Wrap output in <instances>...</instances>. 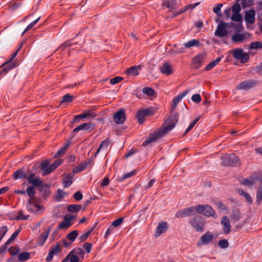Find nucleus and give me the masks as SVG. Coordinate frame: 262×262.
Listing matches in <instances>:
<instances>
[{"label":"nucleus","instance_id":"41","mask_svg":"<svg viewBox=\"0 0 262 262\" xmlns=\"http://www.w3.org/2000/svg\"><path fill=\"white\" fill-rule=\"evenodd\" d=\"M78 235V231L77 230H73L67 235V237L69 240L71 241V242H73L76 238Z\"/></svg>","mask_w":262,"mask_h":262},{"label":"nucleus","instance_id":"43","mask_svg":"<svg viewBox=\"0 0 262 262\" xmlns=\"http://www.w3.org/2000/svg\"><path fill=\"white\" fill-rule=\"evenodd\" d=\"M26 191L31 199L34 198L35 192L34 188L33 186H28L27 187Z\"/></svg>","mask_w":262,"mask_h":262},{"label":"nucleus","instance_id":"62","mask_svg":"<svg viewBox=\"0 0 262 262\" xmlns=\"http://www.w3.org/2000/svg\"><path fill=\"white\" fill-rule=\"evenodd\" d=\"M69 144L67 143L61 149H60L56 154V156H59L64 153L66 150L68 148Z\"/></svg>","mask_w":262,"mask_h":262},{"label":"nucleus","instance_id":"13","mask_svg":"<svg viewBox=\"0 0 262 262\" xmlns=\"http://www.w3.org/2000/svg\"><path fill=\"white\" fill-rule=\"evenodd\" d=\"M256 84V82L252 80H246L238 85L236 89L238 90H247L254 87Z\"/></svg>","mask_w":262,"mask_h":262},{"label":"nucleus","instance_id":"2","mask_svg":"<svg viewBox=\"0 0 262 262\" xmlns=\"http://www.w3.org/2000/svg\"><path fill=\"white\" fill-rule=\"evenodd\" d=\"M190 225L198 232H202L206 224L205 220L201 216L197 215L191 219Z\"/></svg>","mask_w":262,"mask_h":262},{"label":"nucleus","instance_id":"3","mask_svg":"<svg viewBox=\"0 0 262 262\" xmlns=\"http://www.w3.org/2000/svg\"><path fill=\"white\" fill-rule=\"evenodd\" d=\"M197 213L205 215L207 217L215 215V211L212 207L208 205H196Z\"/></svg>","mask_w":262,"mask_h":262},{"label":"nucleus","instance_id":"58","mask_svg":"<svg viewBox=\"0 0 262 262\" xmlns=\"http://www.w3.org/2000/svg\"><path fill=\"white\" fill-rule=\"evenodd\" d=\"M174 49H175V52H177V54H179L181 53H183L185 52V47H179L178 45H174Z\"/></svg>","mask_w":262,"mask_h":262},{"label":"nucleus","instance_id":"55","mask_svg":"<svg viewBox=\"0 0 262 262\" xmlns=\"http://www.w3.org/2000/svg\"><path fill=\"white\" fill-rule=\"evenodd\" d=\"M115 228L111 225L106 230L105 234L104 235V238H107L108 236L113 232Z\"/></svg>","mask_w":262,"mask_h":262},{"label":"nucleus","instance_id":"59","mask_svg":"<svg viewBox=\"0 0 262 262\" xmlns=\"http://www.w3.org/2000/svg\"><path fill=\"white\" fill-rule=\"evenodd\" d=\"M232 10L233 13H239L241 10V8L239 4H235L232 6Z\"/></svg>","mask_w":262,"mask_h":262},{"label":"nucleus","instance_id":"40","mask_svg":"<svg viewBox=\"0 0 262 262\" xmlns=\"http://www.w3.org/2000/svg\"><path fill=\"white\" fill-rule=\"evenodd\" d=\"M176 0H167L166 1L164 5L169 9H173L176 8Z\"/></svg>","mask_w":262,"mask_h":262},{"label":"nucleus","instance_id":"29","mask_svg":"<svg viewBox=\"0 0 262 262\" xmlns=\"http://www.w3.org/2000/svg\"><path fill=\"white\" fill-rule=\"evenodd\" d=\"M230 218L232 221L236 222L241 219V214L237 210H233L230 215Z\"/></svg>","mask_w":262,"mask_h":262},{"label":"nucleus","instance_id":"42","mask_svg":"<svg viewBox=\"0 0 262 262\" xmlns=\"http://www.w3.org/2000/svg\"><path fill=\"white\" fill-rule=\"evenodd\" d=\"M61 163L62 161L61 160H56L53 163L49 166L50 170H49L48 173H50L54 169L57 168V167Z\"/></svg>","mask_w":262,"mask_h":262},{"label":"nucleus","instance_id":"53","mask_svg":"<svg viewBox=\"0 0 262 262\" xmlns=\"http://www.w3.org/2000/svg\"><path fill=\"white\" fill-rule=\"evenodd\" d=\"M123 219L122 217H120L117 220H114L112 223V225L115 228L120 226L123 223Z\"/></svg>","mask_w":262,"mask_h":262},{"label":"nucleus","instance_id":"23","mask_svg":"<svg viewBox=\"0 0 262 262\" xmlns=\"http://www.w3.org/2000/svg\"><path fill=\"white\" fill-rule=\"evenodd\" d=\"M189 91V90H186L182 94L178 95L173 98L172 100V104L171 106L172 109H174L176 107L178 103L184 97H185L188 94Z\"/></svg>","mask_w":262,"mask_h":262},{"label":"nucleus","instance_id":"15","mask_svg":"<svg viewBox=\"0 0 262 262\" xmlns=\"http://www.w3.org/2000/svg\"><path fill=\"white\" fill-rule=\"evenodd\" d=\"M51 230V227H48L47 229L45 230L38 236V239L37 241V244L39 246H42L45 244L48 235Z\"/></svg>","mask_w":262,"mask_h":262},{"label":"nucleus","instance_id":"32","mask_svg":"<svg viewBox=\"0 0 262 262\" xmlns=\"http://www.w3.org/2000/svg\"><path fill=\"white\" fill-rule=\"evenodd\" d=\"M21 230V227H20L11 235L10 237L6 242V245H9L11 243L13 240L18 236Z\"/></svg>","mask_w":262,"mask_h":262},{"label":"nucleus","instance_id":"19","mask_svg":"<svg viewBox=\"0 0 262 262\" xmlns=\"http://www.w3.org/2000/svg\"><path fill=\"white\" fill-rule=\"evenodd\" d=\"M255 11L253 9H250L245 13V21L246 23L252 24L255 21Z\"/></svg>","mask_w":262,"mask_h":262},{"label":"nucleus","instance_id":"25","mask_svg":"<svg viewBox=\"0 0 262 262\" xmlns=\"http://www.w3.org/2000/svg\"><path fill=\"white\" fill-rule=\"evenodd\" d=\"M246 34L236 33L232 36L231 39L235 42H242L246 39Z\"/></svg>","mask_w":262,"mask_h":262},{"label":"nucleus","instance_id":"34","mask_svg":"<svg viewBox=\"0 0 262 262\" xmlns=\"http://www.w3.org/2000/svg\"><path fill=\"white\" fill-rule=\"evenodd\" d=\"M81 208V206L79 204H71L68 206V210L71 212H76L79 211Z\"/></svg>","mask_w":262,"mask_h":262},{"label":"nucleus","instance_id":"20","mask_svg":"<svg viewBox=\"0 0 262 262\" xmlns=\"http://www.w3.org/2000/svg\"><path fill=\"white\" fill-rule=\"evenodd\" d=\"M160 70L162 74L166 75H170L173 73L172 66L168 62H165L160 67Z\"/></svg>","mask_w":262,"mask_h":262},{"label":"nucleus","instance_id":"33","mask_svg":"<svg viewBox=\"0 0 262 262\" xmlns=\"http://www.w3.org/2000/svg\"><path fill=\"white\" fill-rule=\"evenodd\" d=\"M49 163L48 161H44L41 164V168L42 170H43V175L45 176L49 174L48 173L49 170H50L49 168Z\"/></svg>","mask_w":262,"mask_h":262},{"label":"nucleus","instance_id":"63","mask_svg":"<svg viewBox=\"0 0 262 262\" xmlns=\"http://www.w3.org/2000/svg\"><path fill=\"white\" fill-rule=\"evenodd\" d=\"M84 167L83 166H81V165L74 168L73 170V172L74 173L73 174H74L75 173H77L82 171L84 169Z\"/></svg>","mask_w":262,"mask_h":262},{"label":"nucleus","instance_id":"49","mask_svg":"<svg viewBox=\"0 0 262 262\" xmlns=\"http://www.w3.org/2000/svg\"><path fill=\"white\" fill-rule=\"evenodd\" d=\"M219 246L223 249L227 248L229 246V243L227 239H221L219 241Z\"/></svg>","mask_w":262,"mask_h":262},{"label":"nucleus","instance_id":"54","mask_svg":"<svg viewBox=\"0 0 262 262\" xmlns=\"http://www.w3.org/2000/svg\"><path fill=\"white\" fill-rule=\"evenodd\" d=\"M242 17L239 13H233L231 19L234 21H239L241 20Z\"/></svg>","mask_w":262,"mask_h":262},{"label":"nucleus","instance_id":"21","mask_svg":"<svg viewBox=\"0 0 262 262\" xmlns=\"http://www.w3.org/2000/svg\"><path fill=\"white\" fill-rule=\"evenodd\" d=\"M167 228L168 226L167 223L163 222L159 223L156 229L155 236H159L162 233L165 232L167 229Z\"/></svg>","mask_w":262,"mask_h":262},{"label":"nucleus","instance_id":"44","mask_svg":"<svg viewBox=\"0 0 262 262\" xmlns=\"http://www.w3.org/2000/svg\"><path fill=\"white\" fill-rule=\"evenodd\" d=\"M250 49H260L262 48V42L260 41H253L251 43L250 48Z\"/></svg>","mask_w":262,"mask_h":262},{"label":"nucleus","instance_id":"16","mask_svg":"<svg viewBox=\"0 0 262 262\" xmlns=\"http://www.w3.org/2000/svg\"><path fill=\"white\" fill-rule=\"evenodd\" d=\"M16 66V62L13 61L10 62L9 61L5 62L2 67L4 68L0 71V75H5L9 70L15 67Z\"/></svg>","mask_w":262,"mask_h":262},{"label":"nucleus","instance_id":"61","mask_svg":"<svg viewBox=\"0 0 262 262\" xmlns=\"http://www.w3.org/2000/svg\"><path fill=\"white\" fill-rule=\"evenodd\" d=\"M82 198H83V195L80 191H77L74 194V198L76 201H80L81 200H82Z\"/></svg>","mask_w":262,"mask_h":262},{"label":"nucleus","instance_id":"7","mask_svg":"<svg viewBox=\"0 0 262 262\" xmlns=\"http://www.w3.org/2000/svg\"><path fill=\"white\" fill-rule=\"evenodd\" d=\"M238 161V158L234 154L226 155L222 157V164L224 166H233Z\"/></svg>","mask_w":262,"mask_h":262},{"label":"nucleus","instance_id":"10","mask_svg":"<svg viewBox=\"0 0 262 262\" xmlns=\"http://www.w3.org/2000/svg\"><path fill=\"white\" fill-rule=\"evenodd\" d=\"M126 116L124 110L121 109L114 114V121L119 124H122L125 120Z\"/></svg>","mask_w":262,"mask_h":262},{"label":"nucleus","instance_id":"60","mask_svg":"<svg viewBox=\"0 0 262 262\" xmlns=\"http://www.w3.org/2000/svg\"><path fill=\"white\" fill-rule=\"evenodd\" d=\"M91 231H88L87 232L82 234L80 237H79V240L80 242H83L84 241H85V239H86V238L88 237V236H89L90 233H91Z\"/></svg>","mask_w":262,"mask_h":262},{"label":"nucleus","instance_id":"22","mask_svg":"<svg viewBox=\"0 0 262 262\" xmlns=\"http://www.w3.org/2000/svg\"><path fill=\"white\" fill-rule=\"evenodd\" d=\"M204 59V54L203 53L199 54L195 56L192 59V63L194 67L198 69L200 68L203 62Z\"/></svg>","mask_w":262,"mask_h":262},{"label":"nucleus","instance_id":"48","mask_svg":"<svg viewBox=\"0 0 262 262\" xmlns=\"http://www.w3.org/2000/svg\"><path fill=\"white\" fill-rule=\"evenodd\" d=\"M73 96L68 94L65 95L63 97L61 102V103H64V102L70 103V102H72L73 101Z\"/></svg>","mask_w":262,"mask_h":262},{"label":"nucleus","instance_id":"50","mask_svg":"<svg viewBox=\"0 0 262 262\" xmlns=\"http://www.w3.org/2000/svg\"><path fill=\"white\" fill-rule=\"evenodd\" d=\"M31 184H32L33 186L39 187L42 185L43 182L39 178H35Z\"/></svg>","mask_w":262,"mask_h":262},{"label":"nucleus","instance_id":"39","mask_svg":"<svg viewBox=\"0 0 262 262\" xmlns=\"http://www.w3.org/2000/svg\"><path fill=\"white\" fill-rule=\"evenodd\" d=\"M237 192L239 195H243L249 203H252V200L251 199L250 196L247 192H245L243 189H238Z\"/></svg>","mask_w":262,"mask_h":262},{"label":"nucleus","instance_id":"11","mask_svg":"<svg viewBox=\"0 0 262 262\" xmlns=\"http://www.w3.org/2000/svg\"><path fill=\"white\" fill-rule=\"evenodd\" d=\"M213 238L212 234L210 232H207L201 236L200 241L198 243V245H207L212 242Z\"/></svg>","mask_w":262,"mask_h":262},{"label":"nucleus","instance_id":"17","mask_svg":"<svg viewBox=\"0 0 262 262\" xmlns=\"http://www.w3.org/2000/svg\"><path fill=\"white\" fill-rule=\"evenodd\" d=\"M258 180L262 181V178L254 174L249 178L244 180L242 182V184L245 186H251L254 185Z\"/></svg>","mask_w":262,"mask_h":262},{"label":"nucleus","instance_id":"14","mask_svg":"<svg viewBox=\"0 0 262 262\" xmlns=\"http://www.w3.org/2000/svg\"><path fill=\"white\" fill-rule=\"evenodd\" d=\"M221 224L223 226V230L225 234H228L231 231V225L230 220L226 216H224L221 221Z\"/></svg>","mask_w":262,"mask_h":262},{"label":"nucleus","instance_id":"12","mask_svg":"<svg viewBox=\"0 0 262 262\" xmlns=\"http://www.w3.org/2000/svg\"><path fill=\"white\" fill-rule=\"evenodd\" d=\"M233 56L235 59L241 60L243 61H246L249 59V55L246 53H244L241 49H237L233 51Z\"/></svg>","mask_w":262,"mask_h":262},{"label":"nucleus","instance_id":"5","mask_svg":"<svg viewBox=\"0 0 262 262\" xmlns=\"http://www.w3.org/2000/svg\"><path fill=\"white\" fill-rule=\"evenodd\" d=\"M228 27V23L225 22L220 23L217 26L214 35L220 38L226 37L228 33L227 31Z\"/></svg>","mask_w":262,"mask_h":262},{"label":"nucleus","instance_id":"9","mask_svg":"<svg viewBox=\"0 0 262 262\" xmlns=\"http://www.w3.org/2000/svg\"><path fill=\"white\" fill-rule=\"evenodd\" d=\"M74 219V216L72 215H66L63 217V221L58 225V228L66 229L72 225L71 221Z\"/></svg>","mask_w":262,"mask_h":262},{"label":"nucleus","instance_id":"8","mask_svg":"<svg viewBox=\"0 0 262 262\" xmlns=\"http://www.w3.org/2000/svg\"><path fill=\"white\" fill-rule=\"evenodd\" d=\"M154 114V111L152 109L147 108L139 111L137 115V117L138 121L141 123L146 116H152Z\"/></svg>","mask_w":262,"mask_h":262},{"label":"nucleus","instance_id":"31","mask_svg":"<svg viewBox=\"0 0 262 262\" xmlns=\"http://www.w3.org/2000/svg\"><path fill=\"white\" fill-rule=\"evenodd\" d=\"M142 93L143 94L149 96H155V90L150 87H145L142 89Z\"/></svg>","mask_w":262,"mask_h":262},{"label":"nucleus","instance_id":"27","mask_svg":"<svg viewBox=\"0 0 262 262\" xmlns=\"http://www.w3.org/2000/svg\"><path fill=\"white\" fill-rule=\"evenodd\" d=\"M200 46V41L199 40L193 39L184 43L183 46L185 48L189 49L192 47H198Z\"/></svg>","mask_w":262,"mask_h":262},{"label":"nucleus","instance_id":"4","mask_svg":"<svg viewBox=\"0 0 262 262\" xmlns=\"http://www.w3.org/2000/svg\"><path fill=\"white\" fill-rule=\"evenodd\" d=\"M196 206H191L178 210L175 216L178 219L192 215L196 213Z\"/></svg>","mask_w":262,"mask_h":262},{"label":"nucleus","instance_id":"26","mask_svg":"<svg viewBox=\"0 0 262 262\" xmlns=\"http://www.w3.org/2000/svg\"><path fill=\"white\" fill-rule=\"evenodd\" d=\"M140 66H133L130 68L126 70V73L128 75H138L139 74V70L140 69Z\"/></svg>","mask_w":262,"mask_h":262},{"label":"nucleus","instance_id":"56","mask_svg":"<svg viewBox=\"0 0 262 262\" xmlns=\"http://www.w3.org/2000/svg\"><path fill=\"white\" fill-rule=\"evenodd\" d=\"M192 100L195 103H199L201 101V95L199 94H194L191 97Z\"/></svg>","mask_w":262,"mask_h":262},{"label":"nucleus","instance_id":"18","mask_svg":"<svg viewBox=\"0 0 262 262\" xmlns=\"http://www.w3.org/2000/svg\"><path fill=\"white\" fill-rule=\"evenodd\" d=\"M94 128V125L90 122L84 123L76 128L73 130V132L77 133L80 130H92Z\"/></svg>","mask_w":262,"mask_h":262},{"label":"nucleus","instance_id":"28","mask_svg":"<svg viewBox=\"0 0 262 262\" xmlns=\"http://www.w3.org/2000/svg\"><path fill=\"white\" fill-rule=\"evenodd\" d=\"M74 174L70 173H68L63 181V185L64 187H69L73 183V178Z\"/></svg>","mask_w":262,"mask_h":262},{"label":"nucleus","instance_id":"24","mask_svg":"<svg viewBox=\"0 0 262 262\" xmlns=\"http://www.w3.org/2000/svg\"><path fill=\"white\" fill-rule=\"evenodd\" d=\"M13 177L14 180L18 179H25L27 178V174L25 171V170L23 169H19L14 172Z\"/></svg>","mask_w":262,"mask_h":262},{"label":"nucleus","instance_id":"30","mask_svg":"<svg viewBox=\"0 0 262 262\" xmlns=\"http://www.w3.org/2000/svg\"><path fill=\"white\" fill-rule=\"evenodd\" d=\"M222 57H219L216 58L214 60L210 62L207 66L205 67V70L206 71H209L213 69L217 63H219L221 60Z\"/></svg>","mask_w":262,"mask_h":262},{"label":"nucleus","instance_id":"37","mask_svg":"<svg viewBox=\"0 0 262 262\" xmlns=\"http://www.w3.org/2000/svg\"><path fill=\"white\" fill-rule=\"evenodd\" d=\"M109 144H110V142L108 139H105L104 141H103L101 142V143L100 144L98 149H97L96 152L95 153V157L99 152L101 149H102V148L106 149L107 148V147L108 146Z\"/></svg>","mask_w":262,"mask_h":262},{"label":"nucleus","instance_id":"51","mask_svg":"<svg viewBox=\"0 0 262 262\" xmlns=\"http://www.w3.org/2000/svg\"><path fill=\"white\" fill-rule=\"evenodd\" d=\"M123 80V77L121 76H116L110 80V83L114 85L120 82Z\"/></svg>","mask_w":262,"mask_h":262},{"label":"nucleus","instance_id":"38","mask_svg":"<svg viewBox=\"0 0 262 262\" xmlns=\"http://www.w3.org/2000/svg\"><path fill=\"white\" fill-rule=\"evenodd\" d=\"M96 116V114H95L93 113H90V112H85L82 114H81L80 115H76L75 116V118H81V119H85L87 117H95Z\"/></svg>","mask_w":262,"mask_h":262},{"label":"nucleus","instance_id":"6","mask_svg":"<svg viewBox=\"0 0 262 262\" xmlns=\"http://www.w3.org/2000/svg\"><path fill=\"white\" fill-rule=\"evenodd\" d=\"M83 253L80 248L74 249L71 251L66 257L62 260V262H79V259L76 254Z\"/></svg>","mask_w":262,"mask_h":262},{"label":"nucleus","instance_id":"1","mask_svg":"<svg viewBox=\"0 0 262 262\" xmlns=\"http://www.w3.org/2000/svg\"><path fill=\"white\" fill-rule=\"evenodd\" d=\"M174 127V124H171L161 128L158 130H155L142 143L143 146H145L151 142H156L162 138L165 134L172 130Z\"/></svg>","mask_w":262,"mask_h":262},{"label":"nucleus","instance_id":"52","mask_svg":"<svg viewBox=\"0 0 262 262\" xmlns=\"http://www.w3.org/2000/svg\"><path fill=\"white\" fill-rule=\"evenodd\" d=\"M7 228L5 226H2L0 229V242L3 238L7 232Z\"/></svg>","mask_w":262,"mask_h":262},{"label":"nucleus","instance_id":"36","mask_svg":"<svg viewBox=\"0 0 262 262\" xmlns=\"http://www.w3.org/2000/svg\"><path fill=\"white\" fill-rule=\"evenodd\" d=\"M30 253L27 252H22L18 255V259L20 261H26L30 259Z\"/></svg>","mask_w":262,"mask_h":262},{"label":"nucleus","instance_id":"46","mask_svg":"<svg viewBox=\"0 0 262 262\" xmlns=\"http://www.w3.org/2000/svg\"><path fill=\"white\" fill-rule=\"evenodd\" d=\"M65 194H66V193L64 192H63L61 190L58 189L57 191V192L55 194V199L57 201H59L64 197Z\"/></svg>","mask_w":262,"mask_h":262},{"label":"nucleus","instance_id":"45","mask_svg":"<svg viewBox=\"0 0 262 262\" xmlns=\"http://www.w3.org/2000/svg\"><path fill=\"white\" fill-rule=\"evenodd\" d=\"M40 17H39L38 18H37L36 19H35V20L33 21L32 22H31L25 29V30H24V31L22 33V35H24L25 34V33L26 32H27V31H28L29 30H30L34 26H35L39 21V20L40 19Z\"/></svg>","mask_w":262,"mask_h":262},{"label":"nucleus","instance_id":"57","mask_svg":"<svg viewBox=\"0 0 262 262\" xmlns=\"http://www.w3.org/2000/svg\"><path fill=\"white\" fill-rule=\"evenodd\" d=\"M223 5L222 4H218L216 7L213 8V12L217 15H220L221 14V9Z\"/></svg>","mask_w":262,"mask_h":262},{"label":"nucleus","instance_id":"64","mask_svg":"<svg viewBox=\"0 0 262 262\" xmlns=\"http://www.w3.org/2000/svg\"><path fill=\"white\" fill-rule=\"evenodd\" d=\"M55 254L54 253L53 251H52L51 250H50L47 258H46V260L48 262L51 261Z\"/></svg>","mask_w":262,"mask_h":262},{"label":"nucleus","instance_id":"47","mask_svg":"<svg viewBox=\"0 0 262 262\" xmlns=\"http://www.w3.org/2000/svg\"><path fill=\"white\" fill-rule=\"evenodd\" d=\"M200 117H198L195 118L188 126L187 128L186 129L185 132V134H187L189 132H190L192 128L194 127V126L195 125V124L198 122V121L199 120Z\"/></svg>","mask_w":262,"mask_h":262},{"label":"nucleus","instance_id":"35","mask_svg":"<svg viewBox=\"0 0 262 262\" xmlns=\"http://www.w3.org/2000/svg\"><path fill=\"white\" fill-rule=\"evenodd\" d=\"M29 206H28V210L32 212L39 211L40 209V206L37 204L32 203L31 201H29Z\"/></svg>","mask_w":262,"mask_h":262}]
</instances>
